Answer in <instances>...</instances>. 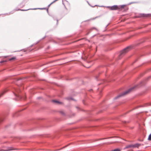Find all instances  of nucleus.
<instances>
[{
    "label": "nucleus",
    "mask_w": 151,
    "mask_h": 151,
    "mask_svg": "<svg viewBox=\"0 0 151 151\" xmlns=\"http://www.w3.org/2000/svg\"><path fill=\"white\" fill-rule=\"evenodd\" d=\"M126 5H114L112 6H107L106 7L109 9L111 10H116L120 9H124Z\"/></svg>",
    "instance_id": "obj_1"
},
{
    "label": "nucleus",
    "mask_w": 151,
    "mask_h": 151,
    "mask_svg": "<svg viewBox=\"0 0 151 151\" xmlns=\"http://www.w3.org/2000/svg\"><path fill=\"white\" fill-rule=\"evenodd\" d=\"M131 49V46H128L124 49L123 50L121 51L119 55V57H120L119 58H121L122 56L124 55L127 52H128L129 50H130Z\"/></svg>",
    "instance_id": "obj_2"
},
{
    "label": "nucleus",
    "mask_w": 151,
    "mask_h": 151,
    "mask_svg": "<svg viewBox=\"0 0 151 151\" xmlns=\"http://www.w3.org/2000/svg\"><path fill=\"white\" fill-rule=\"evenodd\" d=\"M135 88V87H132L129 88L128 90H127V91H125V92L121 93V94L117 96L115 98V99H116L122 96L127 94L129 93L131 91H132V90H133Z\"/></svg>",
    "instance_id": "obj_3"
},
{
    "label": "nucleus",
    "mask_w": 151,
    "mask_h": 151,
    "mask_svg": "<svg viewBox=\"0 0 151 151\" xmlns=\"http://www.w3.org/2000/svg\"><path fill=\"white\" fill-rule=\"evenodd\" d=\"M19 10H20V9H17V8H16L14 10L12 11L11 12H9L8 13H6L3 14L5 15H9L11 14H13L14 12L15 11H19Z\"/></svg>",
    "instance_id": "obj_4"
},
{
    "label": "nucleus",
    "mask_w": 151,
    "mask_h": 151,
    "mask_svg": "<svg viewBox=\"0 0 151 151\" xmlns=\"http://www.w3.org/2000/svg\"><path fill=\"white\" fill-rule=\"evenodd\" d=\"M151 16V14H140V17H147L149 16Z\"/></svg>",
    "instance_id": "obj_5"
},
{
    "label": "nucleus",
    "mask_w": 151,
    "mask_h": 151,
    "mask_svg": "<svg viewBox=\"0 0 151 151\" xmlns=\"http://www.w3.org/2000/svg\"><path fill=\"white\" fill-rule=\"evenodd\" d=\"M50 16H51V17H52L53 18V19L54 20H57V23H56V24L57 25H58V20L56 19V18L53 15H50Z\"/></svg>",
    "instance_id": "obj_6"
},
{
    "label": "nucleus",
    "mask_w": 151,
    "mask_h": 151,
    "mask_svg": "<svg viewBox=\"0 0 151 151\" xmlns=\"http://www.w3.org/2000/svg\"><path fill=\"white\" fill-rule=\"evenodd\" d=\"M14 150V149H13V148L12 147H8L6 149L4 150V151H8Z\"/></svg>",
    "instance_id": "obj_7"
},
{
    "label": "nucleus",
    "mask_w": 151,
    "mask_h": 151,
    "mask_svg": "<svg viewBox=\"0 0 151 151\" xmlns=\"http://www.w3.org/2000/svg\"><path fill=\"white\" fill-rule=\"evenodd\" d=\"M140 145L139 144H136L133 145V147H138Z\"/></svg>",
    "instance_id": "obj_8"
},
{
    "label": "nucleus",
    "mask_w": 151,
    "mask_h": 151,
    "mask_svg": "<svg viewBox=\"0 0 151 151\" xmlns=\"http://www.w3.org/2000/svg\"><path fill=\"white\" fill-rule=\"evenodd\" d=\"M46 8H34L31 9L32 10H36L37 9H39L40 10H43V9H46Z\"/></svg>",
    "instance_id": "obj_9"
},
{
    "label": "nucleus",
    "mask_w": 151,
    "mask_h": 151,
    "mask_svg": "<svg viewBox=\"0 0 151 151\" xmlns=\"http://www.w3.org/2000/svg\"><path fill=\"white\" fill-rule=\"evenodd\" d=\"M132 147H133V145H127L126 147V148H131Z\"/></svg>",
    "instance_id": "obj_10"
},
{
    "label": "nucleus",
    "mask_w": 151,
    "mask_h": 151,
    "mask_svg": "<svg viewBox=\"0 0 151 151\" xmlns=\"http://www.w3.org/2000/svg\"><path fill=\"white\" fill-rule=\"evenodd\" d=\"M96 29V30H97V29H96V28H95V27H92L91 29H88V31H89V32H88L87 33V35H88V34L90 32V31H91V30H92V29Z\"/></svg>",
    "instance_id": "obj_11"
},
{
    "label": "nucleus",
    "mask_w": 151,
    "mask_h": 151,
    "mask_svg": "<svg viewBox=\"0 0 151 151\" xmlns=\"http://www.w3.org/2000/svg\"><path fill=\"white\" fill-rule=\"evenodd\" d=\"M52 101L54 102H55V103H58V104H61L62 103L61 102H60L59 101H56V100H53Z\"/></svg>",
    "instance_id": "obj_12"
},
{
    "label": "nucleus",
    "mask_w": 151,
    "mask_h": 151,
    "mask_svg": "<svg viewBox=\"0 0 151 151\" xmlns=\"http://www.w3.org/2000/svg\"><path fill=\"white\" fill-rule=\"evenodd\" d=\"M14 93L15 96L18 97L20 98H21V96L19 95H18V94H17V93L15 92H14Z\"/></svg>",
    "instance_id": "obj_13"
},
{
    "label": "nucleus",
    "mask_w": 151,
    "mask_h": 151,
    "mask_svg": "<svg viewBox=\"0 0 151 151\" xmlns=\"http://www.w3.org/2000/svg\"><path fill=\"white\" fill-rule=\"evenodd\" d=\"M15 91L17 93H19L20 91V89L19 88L15 89Z\"/></svg>",
    "instance_id": "obj_14"
},
{
    "label": "nucleus",
    "mask_w": 151,
    "mask_h": 151,
    "mask_svg": "<svg viewBox=\"0 0 151 151\" xmlns=\"http://www.w3.org/2000/svg\"><path fill=\"white\" fill-rule=\"evenodd\" d=\"M120 151V150L119 149L117 148V149H114V150H112L111 151Z\"/></svg>",
    "instance_id": "obj_15"
},
{
    "label": "nucleus",
    "mask_w": 151,
    "mask_h": 151,
    "mask_svg": "<svg viewBox=\"0 0 151 151\" xmlns=\"http://www.w3.org/2000/svg\"><path fill=\"white\" fill-rule=\"evenodd\" d=\"M148 139L149 140H151V133L149 135V136Z\"/></svg>",
    "instance_id": "obj_16"
},
{
    "label": "nucleus",
    "mask_w": 151,
    "mask_h": 151,
    "mask_svg": "<svg viewBox=\"0 0 151 151\" xmlns=\"http://www.w3.org/2000/svg\"><path fill=\"white\" fill-rule=\"evenodd\" d=\"M30 9H25V10L20 9V11H27V10H30ZM31 9L32 10V9Z\"/></svg>",
    "instance_id": "obj_17"
},
{
    "label": "nucleus",
    "mask_w": 151,
    "mask_h": 151,
    "mask_svg": "<svg viewBox=\"0 0 151 151\" xmlns=\"http://www.w3.org/2000/svg\"><path fill=\"white\" fill-rule=\"evenodd\" d=\"M15 59V57H13V58H11L9 59V60H14V59Z\"/></svg>",
    "instance_id": "obj_18"
},
{
    "label": "nucleus",
    "mask_w": 151,
    "mask_h": 151,
    "mask_svg": "<svg viewBox=\"0 0 151 151\" xmlns=\"http://www.w3.org/2000/svg\"><path fill=\"white\" fill-rule=\"evenodd\" d=\"M136 2H131L130 3H129V4H128V5H130V4H133V3H136Z\"/></svg>",
    "instance_id": "obj_19"
},
{
    "label": "nucleus",
    "mask_w": 151,
    "mask_h": 151,
    "mask_svg": "<svg viewBox=\"0 0 151 151\" xmlns=\"http://www.w3.org/2000/svg\"><path fill=\"white\" fill-rule=\"evenodd\" d=\"M87 1V3H88V5L89 6H91V4H89V2L88 1Z\"/></svg>",
    "instance_id": "obj_20"
},
{
    "label": "nucleus",
    "mask_w": 151,
    "mask_h": 151,
    "mask_svg": "<svg viewBox=\"0 0 151 151\" xmlns=\"http://www.w3.org/2000/svg\"><path fill=\"white\" fill-rule=\"evenodd\" d=\"M91 6V7H94L95 6H97V5H95V6H92V5H91V6Z\"/></svg>",
    "instance_id": "obj_21"
},
{
    "label": "nucleus",
    "mask_w": 151,
    "mask_h": 151,
    "mask_svg": "<svg viewBox=\"0 0 151 151\" xmlns=\"http://www.w3.org/2000/svg\"><path fill=\"white\" fill-rule=\"evenodd\" d=\"M91 6V7H94L95 6H97V5H95V6H92V5H91V6Z\"/></svg>",
    "instance_id": "obj_22"
},
{
    "label": "nucleus",
    "mask_w": 151,
    "mask_h": 151,
    "mask_svg": "<svg viewBox=\"0 0 151 151\" xmlns=\"http://www.w3.org/2000/svg\"><path fill=\"white\" fill-rule=\"evenodd\" d=\"M95 17V18H93V20H94V19H96V18H97V17Z\"/></svg>",
    "instance_id": "obj_23"
},
{
    "label": "nucleus",
    "mask_w": 151,
    "mask_h": 151,
    "mask_svg": "<svg viewBox=\"0 0 151 151\" xmlns=\"http://www.w3.org/2000/svg\"><path fill=\"white\" fill-rule=\"evenodd\" d=\"M61 113L62 114H63V115L64 114V112H63V111H61Z\"/></svg>",
    "instance_id": "obj_24"
},
{
    "label": "nucleus",
    "mask_w": 151,
    "mask_h": 151,
    "mask_svg": "<svg viewBox=\"0 0 151 151\" xmlns=\"http://www.w3.org/2000/svg\"><path fill=\"white\" fill-rule=\"evenodd\" d=\"M46 10H47V12L48 13V8H46Z\"/></svg>",
    "instance_id": "obj_25"
},
{
    "label": "nucleus",
    "mask_w": 151,
    "mask_h": 151,
    "mask_svg": "<svg viewBox=\"0 0 151 151\" xmlns=\"http://www.w3.org/2000/svg\"><path fill=\"white\" fill-rule=\"evenodd\" d=\"M51 4H51V3L50 4H49L48 5V7H49Z\"/></svg>",
    "instance_id": "obj_26"
},
{
    "label": "nucleus",
    "mask_w": 151,
    "mask_h": 151,
    "mask_svg": "<svg viewBox=\"0 0 151 151\" xmlns=\"http://www.w3.org/2000/svg\"><path fill=\"white\" fill-rule=\"evenodd\" d=\"M128 9V8L127 7L125 9V10H127Z\"/></svg>",
    "instance_id": "obj_27"
},
{
    "label": "nucleus",
    "mask_w": 151,
    "mask_h": 151,
    "mask_svg": "<svg viewBox=\"0 0 151 151\" xmlns=\"http://www.w3.org/2000/svg\"><path fill=\"white\" fill-rule=\"evenodd\" d=\"M89 21V20H86V21H84V22H88Z\"/></svg>",
    "instance_id": "obj_28"
},
{
    "label": "nucleus",
    "mask_w": 151,
    "mask_h": 151,
    "mask_svg": "<svg viewBox=\"0 0 151 151\" xmlns=\"http://www.w3.org/2000/svg\"><path fill=\"white\" fill-rule=\"evenodd\" d=\"M109 24H107V25L106 26L105 28H106V27H108V26L109 25Z\"/></svg>",
    "instance_id": "obj_29"
},
{
    "label": "nucleus",
    "mask_w": 151,
    "mask_h": 151,
    "mask_svg": "<svg viewBox=\"0 0 151 151\" xmlns=\"http://www.w3.org/2000/svg\"><path fill=\"white\" fill-rule=\"evenodd\" d=\"M96 35H94L93 36V37H95L96 36Z\"/></svg>",
    "instance_id": "obj_30"
},
{
    "label": "nucleus",
    "mask_w": 151,
    "mask_h": 151,
    "mask_svg": "<svg viewBox=\"0 0 151 151\" xmlns=\"http://www.w3.org/2000/svg\"><path fill=\"white\" fill-rule=\"evenodd\" d=\"M4 93H3L1 95H3Z\"/></svg>",
    "instance_id": "obj_31"
},
{
    "label": "nucleus",
    "mask_w": 151,
    "mask_h": 151,
    "mask_svg": "<svg viewBox=\"0 0 151 151\" xmlns=\"http://www.w3.org/2000/svg\"><path fill=\"white\" fill-rule=\"evenodd\" d=\"M2 14H0V16H1V15H2Z\"/></svg>",
    "instance_id": "obj_32"
},
{
    "label": "nucleus",
    "mask_w": 151,
    "mask_h": 151,
    "mask_svg": "<svg viewBox=\"0 0 151 151\" xmlns=\"http://www.w3.org/2000/svg\"><path fill=\"white\" fill-rule=\"evenodd\" d=\"M43 38H45V37H44Z\"/></svg>",
    "instance_id": "obj_33"
},
{
    "label": "nucleus",
    "mask_w": 151,
    "mask_h": 151,
    "mask_svg": "<svg viewBox=\"0 0 151 151\" xmlns=\"http://www.w3.org/2000/svg\"><path fill=\"white\" fill-rule=\"evenodd\" d=\"M17 51H16L15 52H16ZM17 52H18V51H17Z\"/></svg>",
    "instance_id": "obj_34"
}]
</instances>
